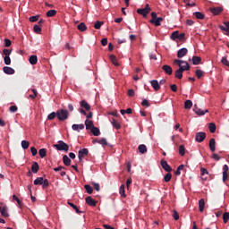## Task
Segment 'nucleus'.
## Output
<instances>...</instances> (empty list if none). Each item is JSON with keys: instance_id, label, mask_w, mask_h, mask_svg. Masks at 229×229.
<instances>
[{"instance_id": "62", "label": "nucleus", "mask_w": 229, "mask_h": 229, "mask_svg": "<svg viewBox=\"0 0 229 229\" xmlns=\"http://www.w3.org/2000/svg\"><path fill=\"white\" fill-rule=\"evenodd\" d=\"M3 53H4V56H10L12 55V50H10V49H4Z\"/></svg>"}, {"instance_id": "38", "label": "nucleus", "mask_w": 229, "mask_h": 229, "mask_svg": "<svg viewBox=\"0 0 229 229\" xmlns=\"http://www.w3.org/2000/svg\"><path fill=\"white\" fill-rule=\"evenodd\" d=\"M119 193L122 196V198H126V193L124 191V184H122L119 189Z\"/></svg>"}, {"instance_id": "42", "label": "nucleus", "mask_w": 229, "mask_h": 229, "mask_svg": "<svg viewBox=\"0 0 229 229\" xmlns=\"http://www.w3.org/2000/svg\"><path fill=\"white\" fill-rule=\"evenodd\" d=\"M21 148H22V149H28L30 148V141L22 140L21 141Z\"/></svg>"}, {"instance_id": "48", "label": "nucleus", "mask_w": 229, "mask_h": 229, "mask_svg": "<svg viewBox=\"0 0 229 229\" xmlns=\"http://www.w3.org/2000/svg\"><path fill=\"white\" fill-rule=\"evenodd\" d=\"M56 15V10H49L47 13V17H55Z\"/></svg>"}, {"instance_id": "56", "label": "nucleus", "mask_w": 229, "mask_h": 229, "mask_svg": "<svg viewBox=\"0 0 229 229\" xmlns=\"http://www.w3.org/2000/svg\"><path fill=\"white\" fill-rule=\"evenodd\" d=\"M228 220H229V212H225V213H224V215H223V221H224V223H228Z\"/></svg>"}, {"instance_id": "40", "label": "nucleus", "mask_w": 229, "mask_h": 229, "mask_svg": "<svg viewBox=\"0 0 229 229\" xmlns=\"http://www.w3.org/2000/svg\"><path fill=\"white\" fill-rule=\"evenodd\" d=\"M210 133H216V123H210L208 125Z\"/></svg>"}, {"instance_id": "32", "label": "nucleus", "mask_w": 229, "mask_h": 229, "mask_svg": "<svg viewBox=\"0 0 229 229\" xmlns=\"http://www.w3.org/2000/svg\"><path fill=\"white\" fill-rule=\"evenodd\" d=\"M77 29L79 30V31H87V25L85 24V22H81L77 26Z\"/></svg>"}, {"instance_id": "15", "label": "nucleus", "mask_w": 229, "mask_h": 229, "mask_svg": "<svg viewBox=\"0 0 229 229\" xmlns=\"http://www.w3.org/2000/svg\"><path fill=\"white\" fill-rule=\"evenodd\" d=\"M3 71L5 74H15V70L10 66H4Z\"/></svg>"}, {"instance_id": "18", "label": "nucleus", "mask_w": 229, "mask_h": 229, "mask_svg": "<svg viewBox=\"0 0 229 229\" xmlns=\"http://www.w3.org/2000/svg\"><path fill=\"white\" fill-rule=\"evenodd\" d=\"M29 62L30 65H37V62H38V57H37V55H30L29 58Z\"/></svg>"}, {"instance_id": "27", "label": "nucleus", "mask_w": 229, "mask_h": 229, "mask_svg": "<svg viewBox=\"0 0 229 229\" xmlns=\"http://www.w3.org/2000/svg\"><path fill=\"white\" fill-rule=\"evenodd\" d=\"M192 64L193 65H199L201 64V57L194 55L192 57Z\"/></svg>"}, {"instance_id": "14", "label": "nucleus", "mask_w": 229, "mask_h": 229, "mask_svg": "<svg viewBox=\"0 0 229 229\" xmlns=\"http://www.w3.org/2000/svg\"><path fill=\"white\" fill-rule=\"evenodd\" d=\"M225 26L219 25V28L222 31H225L226 35L229 36V21H224Z\"/></svg>"}, {"instance_id": "8", "label": "nucleus", "mask_w": 229, "mask_h": 229, "mask_svg": "<svg viewBox=\"0 0 229 229\" xmlns=\"http://www.w3.org/2000/svg\"><path fill=\"white\" fill-rule=\"evenodd\" d=\"M161 166L164 170L166 171V173H171V171H173V168L171 167V165H169V164H167V161H165V159L161 160Z\"/></svg>"}, {"instance_id": "36", "label": "nucleus", "mask_w": 229, "mask_h": 229, "mask_svg": "<svg viewBox=\"0 0 229 229\" xmlns=\"http://www.w3.org/2000/svg\"><path fill=\"white\" fill-rule=\"evenodd\" d=\"M68 205H69L70 207H72V208H73V210H75V212H76L77 214H81V211L80 210V208H78V206H76L74 203H72V202H68Z\"/></svg>"}, {"instance_id": "59", "label": "nucleus", "mask_w": 229, "mask_h": 229, "mask_svg": "<svg viewBox=\"0 0 229 229\" xmlns=\"http://www.w3.org/2000/svg\"><path fill=\"white\" fill-rule=\"evenodd\" d=\"M187 61H183V60H180V59H175L174 60V64H177L178 67L180 68V65H182V64H186Z\"/></svg>"}, {"instance_id": "63", "label": "nucleus", "mask_w": 229, "mask_h": 229, "mask_svg": "<svg viewBox=\"0 0 229 229\" xmlns=\"http://www.w3.org/2000/svg\"><path fill=\"white\" fill-rule=\"evenodd\" d=\"M92 185H93L95 191H97V192H99V191H100L99 183L92 182Z\"/></svg>"}, {"instance_id": "45", "label": "nucleus", "mask_w": 229, "mask_h": 229, "mask_svg": "<svg viewBox=\"0 0 229 229\" xmlns=\"http://www.w3.org/2000/svg\"><path fill=\"white\" fill-rule=\"evenodd\" d=\"M103 24H105L104 21H97V22L94 24L95 30H101V27L103 26Z\"/></svg>"}, {"instance_id": "50", "label": "nucleus", "mask_w": 229, "mask_h": 229, "mask_svg": "<svg viewBox=\"0 0 229 229\" xmlns=\"http://www.w3.org/2000/svg\"><path fill=\"white\" fill-rule=\"evenodd\" d=\"M179 154L181 155V157H183V155H185V146H179Z\"/></svg>"}, {"instance_id": "51", "label": "nucleus", "mask_w": 229, "mask_h": 229, "mask_svg": "<svg viewBox=\"0 0 229 229\" xmlns=\"http://www.w3.org/2000/svg\"><path fill=\"white\" fill-rule=\"evenodd\" d=\"M120 114H122V115H124V114H132V110H131V108H127L126 110L121 109Z\"/></svg>"}, {"instance_id": "25", "label": "nucleus", "mask_w": 229, "mask_h": 229, "mask_svg": "<svg viewBox=\"0 0 229 229\" xmlns=\"http://www.w3.org/2000/svg\"><path fill=\"white\" fill-rule=\"evenodd\" d=\"M199 212H203L205 210V199H200L199 200Z\"/></svg>"}, {"instance_id": "5", "label": "nucleus", "mask_w": 229, "mask_h": 229, "mask_svg": "<svg viewBox=\"0 0 229 229\" xmlns=\"http://www.w3.org/2000/svg\"><path fill=\"white\" fill-rule=\"evenodd\" d=\"M205 139H207V133H205L203 131L197 132L195 134L196 142H203V140H205Z\"/></svg>"}, {"instance_id": "17", "label": "nucleus", "mask_w": 229, "mask_h": 229, "mask_svg": "<svg viewBox=\"0 0 229 229\" xmlns=\"http://www.w3.org/2000/svg\"><path fill=\"white\" fill-rule=\"evenodd\" d=\"M80 105H81V108H85V110L87 112H89L90 110V105L89 103H87L86 100L81 101Z\"/></svg>"}, {"instance_id": "16", "label": "nucleus", "mask_w": 229, "mask_h": 229, "mask_svg": "<svg viewBox=\"0 0 229 229\" xmlns=\"http://www.w3.org/2000/svg\"><path fill=\"white\" fill-rule=\"evenodd\" d=\"M209 149L214 153L216 151V139L211 138L209 140Z\"/></svg>"}, {"instance_id": "9", "label": "nucleus", "mask_w": 229, "mask_h": 229, "mask_svg": "<svg viewBox=\"0 0 229 229\" xmlns=\"http://www.w3.org/2000/svg\"><path fill=\"white\" fill-rule=\"evenodd\" d=\"M189 50L187 48H181L177 51V58H183V56H187Z\"/></svg>"}, {"instance_id": "23", "label": "nucleus", "mask_w": 229, "mask_h": 229, "mask_svg": "<svg viewBox=\"0 0 229 229\" xmlns=\"http://www.w3.org/2000/svg\"><path fill=\"white\" fill-rule=\"evenodd\" d=\"M85 128L84 124H72V130L74 131H80V130H83Z\"/></svg>"}, {"instance_id": "28", "label": "nucleus", "mask_w": 229, "mask_h": 229, "mask_svg": "<svg viewBox=\"0 0 229 229\" xmlns=\"http://www.w3.org/2000/svg\"><path fill=\"white\" fill-rule=\"evenodd\" d=\"M0 214L3 216V217H10V214H8V210H6V208H1L0 207Z\"/></svg>"}, {"instance_id": "30", "label": "nucleus", "mask_w": 229, "mask_h": 229, "mask_svg": "<svg viewBox=\"0 0 229 229\" xmlns=\"http://www.w3.org/2000/svg\"><path fill=\"white\" fill-rule=\"evenodd\" d=\"M109 58H110L112 64L115 65V67H119V62L117 61V57H115V55H111L109 56Z\"/></svg>"}, {"instance_id": "49", "label": "nucleus", "mask_w": 229, "mask_h": 229, "mask_svg": "<svg viewBox=\"0 0 229 229\" xmlns=\"http://www.w3.org/2000/svg\"><path fill=\"white\" fill-rule=\"evenodd\" d=\"M33 30H34V33H41L42 32V28L39 27V25H34L33 27Z\"/></svg>"}, {"instance_id": "21", "label": "nucleus", "mask_w": 229, "mask_h": 229, "mask_svg": "<svg viewBox=\"0 0 229 229\" xmlns=\"http://www.w3.org/2000/svg\"><path fill=\"white\" fill-rule=\"evenodd\" d=\"M175 78H177V80H182V78H183V70L182 68L175 71Z\"/></svg>"}, {"instance_id": "22", "label": "nucleus", "mask_w": 229, "mask_h": 229, "mask_svg": "<svg viewBox=\"0 0 229 229\" xmlns=\"http://www.w3.org/2000/svg\"><path fill=\"white\" fill-rule=\"evenodd\" d=\"M38 169H40V166H38V163L34 162L31 165L32 173H34V174H37L38 173Z\"/></svg>"}, {"instance_id": "19", "label": "nucleus", "mask_w": 229, "mask_h": 229, "mask_svg": "<svg viewBox=\"0 0 229 229\" xmlns=\"http://www.w3.org/2000/svg\"><path fill=\"white\" fill-rule=\"evenodd\" d=\"M85 126H86V130H92L95 127L94 122H92V120H86Z\"/></svg>"}, {"instance_id": "12", "label": "nucleus", "mask_w": 229, "mask_h": 229, "mask_svg": "<svg viewBox=\"0 0 229 229\" xmlns=\"http://www.w3.org/2000/svg\"><path fill=\"white\" fill-rule=\"evenodd\" d=\"M87 205H89V207H96V204L98 203V201H96V199H92V197L89 196L85 199Z\"/></svg>"}, {"instance_id": "55", "label": "nucleus", "mask_w": 229, "mask_h": 229, "mask_svg": "<svg viewBox=\"0 0 229 229\" xmlns=\"http://www.w3.org/2000/svg\"><path fill=\"white\" fill-rule=\"evenodd\" d=\"M31 91L33 92L34 95H30L29 98H30V99H35L37 96H38V92L35 89H31Z\"/></svg>"}, {"instance_id": "10", "label": "nucleus", "mask_w": 229, "mask_h": 229, "mask_svg": "<svg viewBox=\"0 0 229 229\" xmlns=\"http://www.w3.org/2000/svg\"><path fill=\"white\" fill-rule=\"evenodd\" d=\"M162 69L165 74H168V76H171V74H173V67H171V65L165 64L162 66Z\"/></svg>"}, {"instance_id": "44", "label": "nucleus", "mask_w": 229, "mask_h": 229, "mask_svg": "<svg viewBox=\"0 0 229 229\" xmlns=\"http://www.w3.org/2000/svg\"><path fill=\"white\" fill-rule=\"evenodd\" d=\"M195 74L197 78L199 80L205 74V72L201 70H196Z\"/></svg>"}, {"instance_id": "54", "label": "nucleus", "mask_w": 229, "mask_h": 229, "mask_svg": "<svg viewBox=\"0 0 229 229\" xmlns=\"http://www.w3.org/2000/svg\"><path fill=\"white\" fill-rule=\"evenodd\" d=\"M38 19H40V16L39 15H36V16H30L29 21L30 22H37V21H38Z\"/></svg>"}, {"instance_id": "58", "label": "nucleus", "mask_w": 229, "mask_h": 229, "mask_svg": "<svg viewBox=\"0 0 229 229\" xmlns=\"http://www.w3.org/2000/svg\"><path fill=\"white\" fill-rule=\"evenodd\" d=\"M173 217L175 221H178L180 219V215L178 214V211L174 210Z\"/></svg>"}, {"instance_id": "53", "label": "nucleus", "mask_w": 229, "mask_h": 229, "mask_svg": "<svg viewBox=\"0 0 229 229\" xmlns=\"http://www.w3.org/2000/svg\"><path fill=\"white\" fill-rule=\"evenodd\" d=\"M179 37V32L178 30H175L174 31L172 34H171V38L172 40H176V38H178Z\"/></svg>"}, {"instance_id": "20", "label": "nucleus", "mask_w": 229, "mask_h": 229, "mask_svg": "<svg viewBox=\"0 0 229 229\" xmlns=\"http://www.w3.org/2000/svg\"><path fill=\"white\" fill-rule=\"evenodd\" d=\"M211 13L214 15H219L221 12H223V9L221 7H213L210 9Z\"/></svg>"}, {"instance_id": "24", "label": "nucleus", "mask_w": 229, "mask_h": 229, "mask_svg": "<svg viewBox=\"0 0 229 229\" xmlns=\"http://www.w3.org/2000/svg\"><path fill=\"white\" fill-rule=\"evenodd\" d=\"M138 149L141 155H144V153H148V148L144 144L139 145Z\"/></svg>"}, {"instance_id": "57", "label": "nucleus", "mask_w": 229, "mask_h": 229, "mask_svg": "<svg viewBox=\"0 0 229 229\" xmlns=\"http://www.w3.org/2000/svg\"><path fill=\"white\" fill-rule=\"evenodd\" d=\"M4 62L5 65H10V64H12V59L10 58V56H4Z\"/></svg>"}, {"instance_id": "37", "label": "nucleus", "mask_w": 229, "mask_h": 229, "mask_svg": "<svg viewBox=\"0 0 229 229\" xmlns=\"http://www.w3.org/2000/svg\"><path fill=\"white\" fill-rule=\"evenodd\" d=\"M38 155L40 158H45L46 155H47V150H46V148H40L38 150Z\"/></svg>"}, {"instance_id": "64", "label": "nucleus", "mask_w": 229, "mask_h": 229, "mask_svg": "<svg viewBox=\"0 0 229 229\" xmlns=\"http://www.w3.org/2000/svg\"><path fill=\"white\" fill-rule=\"evenodd\" d=\"M141 106L148 107L149 106V102L148 101V99H143L142 102H141Z\"/></svg>"}, {"instance_id": "52", "label": "nucleus", "mask_w": 229, "mask_h": 229, "mask_svg": "<svg viewBox=\"0 0 229 229\" xmlns=\"http://www.w3.org/2000/svg\"><path fill=\"white\" fill-rule=\"evenodd\" d=\"M98 144H101V146H108V141H106V138H102L98 141Z\"/></svg>"}, {"instance_id": "26", "label": "nucleus", "mask_w": 229, "mask_h": 229, "mask_svg": "<svg viewBox=\"0 0 229 229\" xmlns=\"http://www.w3.org/2000/svg\"><path fill=\"white\" fill-rule=\"evenodd\" d=\"M90 131L91 133H93L95 137H99V135H101V131H99V128L96 126L90 129Z\"/></svg>"}, {"instance_id": "3", "label": "nucleus", "mask_w": 229, "mask_h": 229, "mask_svg": "<svg viewBox=\"0 0 229 229\" xmlns=\"http://www.w3.org/2000/svg\"><path fill=\"white\" fill-rule=\"evenodd\" d=\"M54 148H55L57 151H65V152L69 151V145L64 142V140H59L57 144L54 145Z\"/></svg>"}, {"instance_id": "13", "label": "nucleus", "mask_w": 229, "mask_h": 229, "mask_svg": "<svg viewBox=\"0 0 229 229\" xmlns=\"http://www.w3.org/2000/svg\"><path fill=\"white\" fill-rule=\"evenodd\" d=\"M150 84L154 90L158 91L160 90V83L157 80L150 81Z\"/></svg>"}, {"instance_id": "46", "label": "nucleus", "mask_w": 229, "mask_h": 229, "mask_svg": "<svg viewBox=\"0 0 229 229\" xmlns=\"http://www.w3.org/2000/svg\"><path fill=\"white\" fill-rule=\"evenodd\" d=\"M173 178V174H171L170 172L167 173V174L165 175L164 180L166 182H171V179Z\"/></svg>"}, {"instance_id": "60", "label": "nucleus", "mask_w": 229, "mask_h": 229, "mask_svg": "<svg viewBox=\"0 0 229 229\" xmlns=\"http://www.w3.org/2000/svg\"><path fill=\"white\" fill-rule=\"evenodd\" d=\"M170 89L172 92H178V86H176V84H171Z\"/></svg>"}, {"instance_id": "34", "label": "nucleus", "mask_w": 229, "mask_h": 229, "mask_svg": "<svg viewBox=\"0 0 229 229\" xmlns=\"http://www.w3.org/2000/svg\"><path fill=\"white\" fill-rule=\"evenodd\" d=\"M184 108H185V110H191L192 108V101L186 100L184 102Z\"/></svg>"}, {"instance_id": "35", "label": "nucleus", "mask_w": 229, "mask_h": 229, "mask_svg": "<svg viewBox=\"0 0 229 229\" xmlns=\"http://www.w3.org/2000/svg\"><path fill=\"white\" fill-rule=\"evenodd\" d=\"M185 65H180L179 69H182V72L184 71H191V64H189L188 62L184 63Z\"/></svg>"}, {"instance_id": "41", "label": "nucleus", "mask_w": 229, "mask_h": 229, "mask_svg": "<svg viewBox=\"0 0 229 229\" xmlns=\"http://www.w3.org/2000/svg\"><path fill=\"white\" fill-rule=\"evenodd\" d=\"M84 189L86 190L88 194H92V192H94V189H92L91 186L89 184H85Z\"/></svg>"}, {"instance_id": "2", "label": "nucleus", "mask_w": 229, "mask_h": 229, "mask_svg": "<svg viewBox=\"0 0 229 229\" xmlns=\"http://www.w3.org/2000/svg\"><path fill=\"white\" fill-rule=\"evenodd\" d=\"M34 185H41L42 189H47L49 187V180L44 179V177H38L34 180Z\"/></svg>"}, {"instance_id": "6", "label": "nucleus", "mask_w": 229, "mask_h": 229, "mask_svg": "<svg viewBox=\"0 0 229 229\" xmlns=\"http://www.w3.org/2000/svg\"><path fill=\"white\" fill-rule=\"evenodd\" d=\"M193 112L197 115H205V114H208V109L201 110L199 107H198V105H194Z\"/></svg>"}, {"instance_id": "1", "label": "nucleus", "mask_w": 229, "mask_h": 229, "mask_svg": "<svg viewBox=\"0 0 229 229\" xmlns=\"http://www.w3.org/2000/svg\"><path fill=\"white\" fill-rule=\"evenodd\" d=\"M56 114L58 121L64 122L69 119V110L67 109H58Z\"/></svg>"}, {"instance_id": "11", "label": "nucleus", "mask_w": 229, "mask_h": 229, "mask_svg": "<svg viewBox=\"0 0 229 229\" xmlns=\"http://www.w3.org/2000/svg\"><path fill=\"white\" fill-rule=\"evenodd\" d=\"M163 21H164V18L162 17H158V18H156L155 20L149 21L150 24H155L157 27L162 26Z\"/></svg>"}, {"instance_id": "7", "label": "nucleus", "mask_w": 229, "mask_h": 229, "mask_svg": "<svg viewBox=\"0 0 229 229\" xmlns=\"http://www.w3.org/2000/svg\"><path fill=\"white\" fill-rule=\"evenodd\" d=\"M87 155H89V148H82L79 150L78 152L79 160L81 162V160H83V158H85Z\"/></svg>"}, {"instance_id": "39", "label": "nucleus", "mask_w": 229, "mask_h": 229, "mask_svg": "<svg viewBox=\"0 0 229 229\" xmlns=\"http://www.w3.org/2000/svg\"><path fill=\"white\" fill-rule=\"evenodd\" d=\"M193 14L195 15L196 19H200V20L205 19V14H203V13L195 12Z\"/></svg>"}, {"instance_id": "47", "label": "nucleus", "mask_w": 229, "mask_h": 229, "mask_svg": "<svg viewBox=\"0 0 229 229\" xmlns=\"http://www.w3.org/2000/svg\"><path fill=\"white\" fill-rule=\"evenodd\" d=\"M55 117H57V113L55 112H52L47 115L48 121H53Z\"/></svg>"}, {"instance_id": "29", "label": "nucleus", "mask_w": 229, "mask_h": 229, "mask_svg": "<svg viewBox=\"0 0 229 229\" xmlns=\"http://www.w3.org/2000/svg\"><path fill=\"white\" fill-rule=\"evenodd\" d=\"M184 167H185V165H180L177 167L176 171L174 172V174H175L176 176H180V174H182V171H183Z\"/></svg>"}, {"instance_id": "43", "label": "nucleus", "mask_w": 229, "mask_h": 229, "mask_svg": "<svg viewBox=\"0 0 229 229\" xmlns=\"http://www.w3.org/2000/svg\"><path fill=\"white\" fill-rule=\"evenodd\" d=\"M200 173H201L202 180H207V177H205V174H208V170H207L206 168H201Z\"/></svg>"}, {"instance_id": "61", "label": "nucleus", "mask_w": 229, "mask_h": 229, "mask_svg": "<svg viewBox=\"0 0 229 229\" xmlns=\"http://www.w3.org/2000/svg\"><path fill=\"white\" fill-rule=\"evenodd\" d=\"M12 46V40L5 38L4 39V47H10Z\"/></svg>"}, {"instance_id": "33", "label": "nucleus", "mask_w": 229, "mask_h": 229, "mask_svg": "<svg viewBox=\"0 0 229 229\" xmlns=\"http://www.w3.org/2000/svg\"><path fill=\"white\" fill-rule=\"evenodd\" d=\"M63 162L64 164V165H71V158H69V157L67 155H64L63 157Z\"/></svg>"}, {"instance_id": "4", "label": "nucleus", "mask_w": 229, "mask_h": 229, "mask_svg": "<svg viewBox=\"0 0 229 229\" xmlns=\"http://www.w3.org/2000/svg\"><path fill=\"white\" fill-rule=\"evenodd\" d=\"M149 12H151V7H149V4H147L145 5V8L137 10V13H139V15H142L143 17H148Z\"/></svg>"}, {"instance_id": "31", "label": "nucleus", "mask_w": 229, "mask_h": 229, "mask_svg": "<svg viewBox=\"0 0 229 229\" xmlns=\"http://www.w3.org/2000/svg\"><path fill=\"white\" fill-rule=\"evenodd\" d=\"M111 124H113V127L116 130H121V123H119V122H117L115 119H112Z\"/></svg>"}]
</instances>
